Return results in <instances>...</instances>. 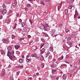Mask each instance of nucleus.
I'll return each mask as SVG.
<instances>
[{"mask_svg":"<svg viewBox=\"0 0 80 80\" xmlns=\"http://www.w3.org/2000/svg\"><path fill=\"white\" fill-rule=\"evenodd\" d=\"M77 70L76 69H74V70L72 71V73H75L77 72Z\"/></svg>","mask_w":80,"mask_h":80,"instance_id":"4468645a","label":"nucleus"},{"mask_svg":"<svg viewBox=\"0 0 80 80\" xmlns=\"http://www.w3.org/2000/svg\"><path fill=\"white\" fill-rule=\"evenodd\" d=\"M54 77H55V76H52L51 78V79H53V78H54Z\"/></svg>","mask_w":80,"mask_h":80,"instance_id":"864d4df0","label":"nucleus"},{"mask_svg":"<svg viewBox=\"0 0 80 80\" xmlns=\"http://www.w3.org/2000/svg\"><path fill=\"white\" fill-rule=\"evenodd\" d=\"M1 12L2 15H5V14L7 13V10L5 9H4L2 11L1 10Z\"/></svg>","mask_w":80,"mask_h":80,"instance_id":"f03ea898","label":"nucleus"},{"mask_svg":"<svg viewBox=\"0 0 80 80\" xmlns=\"http://www.w3.org/2000/svg\"><path fill=\"white\" fill-rule=\"evenodd\" d=\"M76 17H77V14H75L74 15V18H76Z\"/></svg>","mask_w":80,"mask_h":80,"instance_id":"3c124183","label":"nucleus"},{"mask_svg":"<svg viewBox=\"0 0 80 80\" xmlns=\"http://www.w3.org/2000/svg\"><path fill=\"white\" fill-rule=\"evenodd\" d=\"M72 7H73V6H72V5H70L69 7V9H72Z\"/></svg>","mask_w":80,"mask_h":80,"instance_id":"2f4dec72","label":"nucleus"},{"mask_svg":"<svg viewBox=\"0 0 80 80\" xmlns=\"http://www.w3.org/2000/svg\"><path fill=\"white\" fill-rule=\"evenodd\" d=\"M43 34L44 35H45L46 36V37H47V36H48V34L47 33H46L45 32H43Z\"/></svg>","mask_w":80,"mask_h":80,"instance_id":"c85d7f7f","label":"nucleus"},{"mask_svg":"<svg viewBox=\"0 0 80 80\" xmlns=\"http://www.w3.org/2000/svg\"><path fill=\"white\" fill-rule=\"evenodd\" d=\"M8 51H11V50H12V47L10 46H9L8 48H7Z\"/></svg>","mask_w":80,"mask_h":80,"instance_id":"2eb2a0df","label":"nucleus"},{"mask_svg":"<svg viewBox=\"0 0 80 80\" xmlns=\"http://www.w3.org/2000/svg\"><path fill=\"white\" fill-rule=\"evenodd\" d=\"M32 78L31 77H29L28 78V80H31V79H32Z\"/></svg>","mask_w":80,"mask_h":80,"instance_id":"e2e57ef3","label":"nucleus"},{"mask_svg":"<svg viewBox=\"0 0 80 80\" xmlns=\"http://www.w3.org/2000/svg\"><path fill=\"white\" fill-rule=\"evenodd\" d=\"M41 67L43 68H44V64H41Z\"/></svg>","mask_w":80,"mask_h":80,"instance_id":"4c0bfd02","label":"nucleus"},{"mask_svg":"<svg viewBox=\"0 0 80 80\" xmlns=\"http://www.w3.org/2000/svg\"><path fill=\"white\" fill-rule=\"evenodd\" d=\"M30 59H29L28 58L27 60V62H30Z\"/></svg>","mask_w":80,"mask_h":80,"instance_id":"a18cd8bd","label":"nucleus"},{"mask_svg":"<svg viewBox=\"0 0 80 80\" xmlns=\"http://www.w3.org/2000/svg\"><path fill=\"white\" fill-rule=\"evenodd\" d=\"M15 48L16 49L18 50V49L19 48V46H18V45H15Z\"/></svg>","mask_w":80,"mask_h":80,"instance_id":"f3484780","label":"nucleus"},{"mask_svg":"<svg viewBox=\"0 0 80 80\" xmlns=\"http://www.w3.org/2000/svg\"><path fill=\"white\" fill-rule=\"evenodd\" d=\"M46 25L47 26V27H49V26H48V24H46Z\"/></svg>","mask_w":80,"mask_h":80,"instance_id":"5fc2aeb1","label":"nucleus"},{"mask_svg":"<svg viewBox=\"0 0 80 80\" xmlns=\"http://www.w3.org/2000/svg\"><path fill=\"white\" fill-rule=\"evenodd\" d=\"M57 65H58L57 62H55L54 63L51 65V67L52 68H57Z\"/></svg>","mask_w":80,"mask_h":80,"instance_id":"f257e3e1","label":"nucleus"},{"mask_svg":"<svg viewBox=\"0 0 80 80\" xmlns=\"http://www.w3.org/2000/svg\"><path fill=\"white\" fill-rule=\"evenodd\" d=\"M22 22V19H19V23H21V22Z\"/></svg>","mask_w":80,"mask_h":80,"instance_id":"ea45409f","label":"nucleus"},{"mask_svg":"<svg viewBox=\"0 0 80 80\" xmlns=\"http://www.w3.org/2000/svg\"><path fill=\"white\" fill-rule=\"evenodd\" d=\"M67 43H68V44L70 45V46H72V43L71 42H67Z\"/></svg>","mask_w":80,"mask_h":80,"instance_id":"6ab92c4d","label":"nucleus"},{"mask_svg":"<svg viewBox=\"0 0 80 80\" xmlns=\"http://www.w3.org/2000/svg\"><path fill=\"white\" fill-rule=\"evenodd\" d=\"M2 73L1 75L2 76H3L5 75V69H2Z\"/></svg>","mask_w":80,"mask_h":80,"instance_id":"6e6552de","label":"nucleus"},{"mask_svg":"<svg viewBox=\"0 0 80 80\" xmlns=\"http://www.w3.org/2000/svg\"><path fill=\"white\" fill-rule=\"evenodd\" d=\"M67 74L63 75L62 76L63 80H66V79L67 78Z\"/></svg>","mask_w":80,"mask_h":80,"instance_id":"1a4fd4ad","label":"nucleus"},{"mask_svg":"<svg viewBox=\"0 0 80 80\" xmlns=\"http://www.w3.org/2000/svg\"><path fill=\"white\" fill-rule=\"evenodd\" d=\"M76 67H77V68L78 69L80 68V65L78 64L76 66Z\"/></svg>","mask_w":80,"mask_h":80,"instance_id":"aec40b11","label":"nucleus"},{"mask_svg":"<svg viewBox=\"0 0 80 80\" xmlns=\"http://www.w3.org/2000/svg\"><path fill=\"white\" fill-rule=\"evenodd\" d=\"M66 40L65 39H64L63 41V42L65 43V42H66Z\"/></svg>","mask_w":80,"mask_h":80,"instance_id":"4d7b16f0","label":"nucleus"},{"mask_svg":"<svg viewBox=\"0 0 80 80\" xmlns=\"http://www.w3.org/2000/svg\"><path fill=\"white\" fill-rule=\"evenodd\" d=\"M9 40V39H8V38H7L6 39L3 38L2 39V41L3 42H8Z\"/></svg>","mask_w":80,"mask_h":80,"instance_id":"0eeeda50","label":"nucleus"},{"mask_svg":"<svg viewBox=\"0 0 80 80\" xmlns=\"http://www.w3.org/2000/svg\"><path fill=\"white\" fill-rule=\"evenodd\" d=\"M15 24V26L14 28H13V29H15V28H16V26L17 25V24H16V23Z\"/></svg>","mask_w":80,"mask_h":80,"instance_id":"c03bdc74","label":"nucleus"},{"mask_svg":"<svg viewBox=\"0 0 80 80\" xmlns=\"http://www.w3.org/2000/svg\"><path fill=\"white\" fill-rule=\"evenodd\" d=\"M11 12H12L11 11V10H10L9 11V12H8V13H11Z\"/></svg>","mask_w":80,"mask_h":80,"instance_id":"774afa93","label":"nucleus"},{"mask_svg":"<svg viewBox=\"0 0 80 80\" xmlns=\"http://www.w3.org/2000/svg\"><path fill=\"white\" fill-rule=\"evenodd\" d=\"M31 36L30 35H28V38H31Z\"/></svg>","mask_w":80,"mask_h":80,"instance_id":"13d9d810","label":"nucleus"},{"mask_svg":"<svg viewBox=\"0 0 80 80\" xmlns=\"http://www.w3.org/2000/svg\"><path fill=\"white\" fill-rule=\"evenodd\" d=\"M32 49L34 50H36V49H37V47L35 46H33L32 47Z\"/></svg>","mask_w":80,"mask_h":80,"instance_id":"4be33fe9","label":"nucleus"},{"mask_svg":"<svg viewBox=\"0 0 80 80\" xmlns=\"http://www.w3.org/2000/svg\"><path fill=\"white\" fill-rule=\"evenodd\" d=\"M41 41H42V42H45V40H44V39H43V38H41Z\"/></svg>","mask_w":80,"mask_h":80,"instance_id":"c9c22d12","label":"nucleus"},{"mask_svg":"<svg viewBox=\"0 0 80 80\" xmlns=\"http://www.w3.org/2000/svg\"><path fill=\"white\" fill-rule=\"evenodd\" d=\"M52 70L53 75H55L57 74V71L56 70L52 69Z\"/></svg>","mask_w":80,"mask_h":80,"instance_id":"7ed1b4c3","label":"nucleus"},{"mask_svg":"<svg viewBox=\"0 0 80 80\" xmlns=\"http://www.w3.org/2000/svg\"><path fill=\"white\" fill-rule=\"evenodd\" d=\"M24 38H20L19 39L20 41H22V40H24Z\"/></svg>","mask_w":80,"mask_h":80,"instance_id":"49530a36","label":"nucleus"},{"mask_svg":"<svg viewBox=\"0 0 80 80\" xmlns=\"http://www.w3.org/2000/svg\"><path fill=\"white\" fill-rule=\"evenodd\" d=\"M68 9H66L65 11V13L67 14L68 13Z\"/></svg>","mask_w":80,"mask_h":80,"instance_id":"72a5a7b5","label":"nucleus"},{"mask_svg":"<svg viewBox=\"0 0 80 80\" xmlns=\"http://www.w3.org/2000/svg\"><path fill=\"white\" fill-rule=\"evenodd\" d=\"M49 52H47V53L46 54V58H47L48 57V56L49 55Z\"/></svg>","mask_w":80,"mask_h":80,"instance_id":"5701e85b","label":"nucleus"},{"mask_svg":"<svg viewBox=\"0 0 80 80\" xmlns=\"http://www.w3.org/2000/svg\"><path fill=\"white\" fill-rule=\"evenodd\" d=\"M17 5V0H14V2L12 4V6L13 7H16Z\"/></svg>","mask_w":80,"mask_h":80,"instance_id":"20e7f679","label":"nucleus"},{"mask_svg":"<svg viewBox=\"0 0 80 80\" xmlns=\"http://www.w3.org/2000/svg\"><path fill=\"white\" fill-rule=\"evenodd\" d=\"M30 56V55L28 54L27 56V58H28Z\"/></svg>","mask_w":80,"mask_h":80,"instance_id":"69168bd1","label":"nucleus"},{"mask_svg":"<svg viewBox=\"0 0 80 80\" xmlns=\"http://www.w3.org/2000/svg\"><path fill=\"white\" fill-rule=\"evenodd\" d=\"M28 9V8H24V10L25 11H27Z\"/></svg>","mask_w":80,"mask_h":80,"instance_id":"0e129e2a","label":"nucleus"},{"mask_svg":"<svg viewBox=\"0 0 80 80\" xmlns=\"http://www.w3.org/2000/svg\"><path fill=\"white\" fill-rule=\"evenodd\" d=\"M29 31V28H25V31Z\"/></svg>","mask_w":80,"mask_h":80,"instance_id":"c756f323","label":"nucleus"},{"mask_svg":"<svg viewBox=\"0 0 80 80\" xmlns=\"http://www.w3.org/2000/svg\"><path fill=\"white\" fill-rule=\"evenodd\" d=\"M65 30L66 32V33H68V32H69V30H68V29H67V28H65Z\"/></svg>","mask_w":80,"mask_h":80,"instance_id":"a878e982","label":"nucleus"},{"mask_svg":"<svg viewBox=\"0 0 80 80\" xmlns=\"http://www.w3.org/2000/svg\"><path fill=\"white\" fill-rule=\"evenodd\" d=\"M75 13L77 15H78V12H77V10L75 11Z\"/></svg>","mask_w":80,"mask_h":80,"instance_id":"e433bc0d","label":"nucleus"},{"mask_svg":"<svg viewBox=\"0 0 80 80\" xmlns=\"http://www.w3.org/2000/svg\"><path fill=\"white\" fill-rule=\"evenodd\" d=\"M12 39H13V38H15V36L13 35H12Z\"/></svg>","mask_w":80,"mask_h":80,"instance_id":"603ef678","label":"nucleus"},{"mask_svg":"<svg viewBox=\"0 0 80 80\" xmlns=\"http://www.w3.org/2000/svg\"><path fill=\"white\" fill-rule=\"evenodd\" d=\"M39 58L41 60H44V58H43V57L42 55L40 56Z\"/></svg>","mask_w":80,"mask_h":80,"instance_id":"9b49d317","label":"nucleus"},{"mask_svg":"<svg viewBox=\"0 0 80 80\" xmlns=\"http://www.w3.org/2000/svg\"><path fill=\"white\" fill-rule=\"evenodd\" d=\"M44 2L43 1H42V2L41 3V4H42V5H44Z\"/></svg>","mask_w":80,"mask_h":80,"instance_id":"de8ad7c7","label":"nucleus"},{"mask_svg":"<svg viewBox=\"0 0 80 80\" xmlns=\"http://www.w3.org/2000/svg\"><path fill=\"white\" fill-rule=\"evenodd\" d=\"M73 1H74V0H68V2L69 3H73Z\"/></svg>","mask_w":80,"mask_h":80,"instance_id":"dca6fc26","label":"nucleus"},{"mask_svg":"<svg viewBox=\"0 0 80 80\" xmlns=\"http://www.w3.org/2000/svg\"><path fill=\"white\" fill-rule=\"evenodd\" d=\"M59 27H62V24H60L59 25Z\"/></svg>","mask_w":80,"mask_h":80,"instance_id":"bf43d9fd","label":"nucleus"},{"mask_svg":"<svg viewBox=\"0 0 80 80\" xmlns=\"http://www.w3.org/2000/svg\"><path fill=\"white\" fill-rule=\"evenodd\" d=\"M18 62L20 63H22L23 62V60L22 59H20L18 61Z\"/></svg>","mask_w":80,"mask_h":80,"instance_id":"f8f14e48","label":"nucleus"},{"mask_svg":"<svg viewBox=\"0 0 80 80\" xmlns=\"http://www.w3.org/2000/svg\"><path fill=\"white\" fill-rule=\"evenodd\" d=\"M9 57L10 60H12L13 59V57L12 56H9Z\"/></svg>","mask_w":80,"mask_h":80,"instance_id":"393cba45","label":"nucleus"},{"mask_svg":"<svg viewBox=\"0 0 80 80\" xmlns=\"http://www.w3.org/2000/svg\"><path fill=\"white\" fill-rule=\"evenodd\" d=\"M31 56L32 57H37V56H38V55L36 53H33L31 54Z\"/></svg>","mask_w":80,"mask_h":80,"instance_id":"423d86ee","label":"nucleus"},{"mask_svg":"<svg viewBox=\"0 0 80 80\" xmlns=\"http://www.w3.org/2000/svg\"><path fill=\"white\" fill-rule=\"evenodd\" d=\"M65 66H67V65L66 64H62L61 66V67H65Z\"/></svg>","mask_w":80,"mask_h":80,"instance_id":"473e14b6","label":"nucleus"},{"mask_svg":"<svg viewBox=\"0 0 80 80\" xmlns=\"http://www.w3.org/2000/svg\"><path fill=\"white\" fill-rule=\"evenodd\" d=\"M10 79L11 80H13V77H10Z\"/></svg>","mask_w":80,"mask_h":80,"instance_id":"79ce46f5","label":"nucleus"},{"mask_svg":"<svg viewBox=\"0 0 80 80\" xmlns=\"http://www.w3.org/2000/svg\"><path fill=\"white\" fill-rule=\"evenodd\" d=\"M29 21L30 23H31V24H32V23H33V22H32V21L31 20L29 19Z\"/></svg>","mask_w":80,"mask_h":80,"instance_id":"58836bf2","label":"nucleus"},{"mask_svg":"<svg viewBox=\"0 0 80 80\" xmlns=\"http://www.w3.org/2000/svg\"><path fill=\"white\" fill-rule=\"evenodd\" d=\"M12 55V52L11 51H8L7 56H10Z\"/></svg>","mask_w":80,"mask_h":80,"instance_id":"9d476101","label":"nucleus"},{"mask_svg":"<svg viewBox=\"0 0 80 80\" xmlns=\"http://www.w3.org/2000/svg\"><path fill=\"white\" fill-rule=\"evenodd\" d=\"M49 50L51 52H53V47H51L49 48Z\"/></svg>","mask_w":80,"mask_h":80,"instance_id":"ddd939ff","label":"nucleus"},{"mask_svg":"<svg viewBox=\"0 0 80 80\" xmlns=\"http://www.w3.org/2000/svg\"><path fill=\"white\" fill-rule=\"evenodd\" d=\"M19 73H20V71H18L17 72V75H19Z\"/></svg>","mask_w":80,"mask_h":80,"instance_id":"09e8293b","label":"nucleus"},{"mask_svg":"<svg viewBox=\"0 0 80 80\" xmlns=\"http://www.w3.org/2000/svg\"><path fill=\"white\" fill-rule=\"evenodd\" d=\"M27 7H31V5L30 4H28L26 5Z\"/></svg>","mask_w":80,"mask_h":80,"instance_id":"cd10ccee","label":"nucleus"},{"mask_svg":"<svg viewBox=\"0 0 80 80\" xmlns=\"http://www.w3.org/2000/svg\"><path fill=\"white\" fill-rule=\"evenodd\" d=\"M2 18H3V17L2 16H0V19H2Z\"/></svg>","mask_w":80,"mask_h":80,"instance_id":"680f3d73","label":"nucleus"},{"mask_svg":"<svg viewBox=\"0 0 80 80\" xmlns=\"http://www.w3.org/2000/svg\"><path fill=\"white\" fill-rule=\"evenodd\" d=\"M43 46H44L43 44H42L40 47V48H42V47H43Z\"/></svg>","mask_w":80,"mask_h":80,"instance_id":"052dcab7","label":"nucleus"},{"mask_svg":"<svg viewBox=\"0 0 80 80\" xmlns=\"http://www.w3.org/2000/svg\"><path fill=\"white\" fill-rule=\"evenodd\" d=\"M2 7H3V8H6V7H7L5 5L3 4L2 6Z\"/></svg>","mask_w":80,"mask_h":80,"instance_id":"bb28decb","label":"nucleus"},{"mask_svg":"<svg viewBox=\"0 0 80 80\" xmlns=\"http://www.w3.org/2000/svg\"><path fill=\"white\" fill-rule=\"evenodd\" d=\"M5 23H9V22H10V20H9V19H6L5 20Z\"/></svg>","mask_w":80,"mask_h":80,"instance_id":"a211bd4d","label":"nucleus"},{"mask_svg":"<svg viewBox=\"0 0 80 80\" xmlns=\"http://www.w3.org/2000/svg\"><path fill=\"white\" fill-rule=\"evenodd\" d=\"M71 39H72L71 37H68L67 39V40H68V41H70V40Z\"/></svg>","mask_w":80,"mask_h":80,"instance_id":"b1692460","label":"nucleus"},{"mask_svg":"<svg viewBox=\"0 0 80 80\" xmlns=\"http://www.w3.org/2000/svg\"><path fill=\"white\" fill-rule=\"evenodd\" d=\"M28 1L32 3H33V0H28Z\"/></svg>","mask_w":80,"mask_h":80,"instance_id":"a19ab883","label":"nucleus"},{"mask_svg":"<svg viewBox=\"0 0 80 80\" xmlns=\"http://www.w3.org/2000/svg\"><path fill=\"white\" fill-rule=\"evenodd\" d=\"M18 30H19V31H22V29L20 28H18Z\"/></svg>","mask_w":80,"mask_h":80,"instance_id":"6e6d98bb","label":"nucleus"},{"mask_svg":"<svg viewBox=\"0 0 80 80\" xmlns=\"http://www.w3.org/2000/svg\"><path fill=\"white\" fill-rule=\"evenodd\" d=\"M42 25H41L40 26H39V28H40V29H42V28H42Z\"/></svg>","mask_w":80,"mask_h":80,"instance_id":"f704fd0d","label":"nucleus"},{"mask_svg":"<svg viewBox=\"0 0 80 80\" xmlns=\"http://www.w3.org/2000/svg\"><path fill=\"white\" fill-rule=\"evenodd\" d=\"M40 51L41 52V54H43V53H44L45 51V50L44 48H43L42 50H40Z\"/></svg>","mask_w":80,"mask_h":80,"instance_id":"39448f33","label":"nucleus"},{"mask_svg":"<svg viewBox=\"0 0 80 80\" xmlns=\"http://www.w3.org/2000/svg\"><path fill=\"white\" fill-rule=\"evenodd\" d=\"M44 2H48V3H50V0H44Z\"/></svg>","mask_w":80,"mask_h":80,"instance_id":"7c9ffc66","label":"nucleus"},{"mask_svg":"<svg viewBox=\"0 0 80 80\" xmlns=\"http://www.w3.org/2000/svg\"><path fill=\"white\" fill-rule=\"evenodd\" d=\"M1 52L2 55H3V54H4L5 53V52L4 51H3V50H1Z\"/></svg>","mask_w":80,"mask_h":80,"instance_id":"412c9836","label":"nucleus"},{"mask_svg":"<svg viewBox=\"0 0 80 80\" xmlns=\"http://www.w3.org/2000/svg\"><path fill=\"white\" fill-rule=\"evenodd\" d=\"M49 58H50V59L51 58H52V56H49Z\"/></svg>","mask_w":80,"mask_h":80,"instance_id":"338daca9","label":"nucleus"},{"mask_svg":"<svg viewBox=\"0 0 80 80\" xmlns=\"http://www.w3.org/2000/svg\"><path fill=\"white\" fill-rule=\"evenodd\" d=\"M16 53L17 54H20V52L18 51H17L16 52Z\"/></svg>","mask_w":80,"mask_h":80,"instance_id":"8fccbe9b","label":"nucleus"},{"mask_svg":"<svg viewBox=\"0 0 80 80\" xmlns=\"http://www.w3.org/2000/svg\"><path fill=\"white\" fill-rule=\"evenodd\" d=\"M36 42H38V41L39 40V39L38 38H36Z\"/></svg>","mask_w":80,"mask_h":80,"instance_id":"37998d69","label":"nucleus"}]
</instances>
